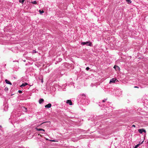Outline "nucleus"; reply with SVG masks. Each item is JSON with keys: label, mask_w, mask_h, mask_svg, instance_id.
Returning a JSON list of instances; mask_svg holds the SVG:
<instances>
[{"label": "nucleus", "mask_w": 148, "mask_h": 148, "mask_svg": "<svg viewBox=\"0 0 148 148\" xmlns=\"http://www.w3.org/2000/svg\"><path fill=\"white\" fill-rule=\"evenodd\" d=\"M43 123H42L41 124H43Z\"/></svg>", "instance_id": "obj_27"}, {"label": "nucleus", "mask_w": 148, "mask_h": 148, "mask_svg": "<svg viewBox=\"0 0 148 148\" xmlns=\"http://www.w3.org/2000/svg\"><path fill=\"white\" fill-rule=\"evenodd\" d=\"M22 110L24 112H26L27 109L26 108H25V107H23L21 108Z\"/></svg>", "instance_id": "obj_7"}, {"label": "nucleus", "mask_w": 148, "mask_h": 148, "mask_svg": "<svg viewBox=\"0 0 148 148\" xmlns=\"http://www.w3.org/2000/svg\"><path fill=\"white\" fill-rule=\"evenodd\" d=\"M46 140H48V139H47V138H46Z\"/></svg>", "instance_id": "obj_25"}, {"label": "nucleus", "mask_w": 148, "mask_h": 148, "mask_svg": "<svg viewBox=\"0 0 148 148\" xmlns=\"http://www.w3.org/2000/svg\"><path fill=\"white\" fill-rule=\"evenodd\" d=\"M39 12L40 13V14H42L44 12V11H43V10H42L41 11L40 10H39Z\"/></svg>", "instance_id": "obj_14"}, {"label": "nucleus", "mask_w": 148, "mask_h": 148, "mask_svg": "<svg viewBox=\"0 0 148 148\" xmlns=\"http://www.w3.org/2000/svg\"><path fill=\"white\" fill-rule=\"evenodd\" d=\"M66 103H69L70 105H72V103L71 101V100H68L66 101Z\"/></svg>", "instance_id": "obj_4"}, {"label": "nucleus", "mask_w": 148, "mask_h": 148, "mask_svg": "<svg viewBox=\"0 0 148 148\" xmlns=\"http://www.w3.org/2000/svg\"><path fill=\"white\" fill-rule=\"evenodd\" d=\"M33 4H36L37 3L36 1H34L31 2Z\"/></svg>", "instance_id": "obj_16"}, {"label": "nucleus", "mask_w": 148, "mask_h": 148, "mask_svg": "<svg viewBox=\"0 0 148 148\" xmlns=\"http://www.w3.org/2000/svg\"><path fill=\"white\" fill-rule=\"evenodd\" d=\"M114 68L116 70H119L120 69L119 67L116 65H115L114 67Z\"/></svg>", "instance_id": "obj_6"}, {"label": "nucleus", "mask_w": 148, "mask_h": 148, "mask_svg": "<svg viewBox=\"0 0 148 148\" xmlns=\"http://www.w3.org/2000/svg\"><path fill=\"white\" fill-rule=\"evenodd\" d=\"M128 3V4H130L131 3L132 1H131L130 0H125Z\"/></svg>", "instance_id": "obj_13"}, {"label": "nucleus", "mask_w": 148, "mask_h": 148, "mask_svg": "<svg viewBox=\"0 0 148 148\" xmlns=\"http://www.w3.org/2000/svg\"><path fill=\"white\" fill-rule=\"evenodd\" d=\"M132 127H136V126L134 125H132Z\"/></svg>", "instance_id": "obj_22"}, {"label": "nucleus", "mask_w": 148, "mask_h": 148, "mask_svg": "<svg viewBox=\"0 0 148 148\" xmlns=\"http://www.w3.org/2000/svg\"><path fill=\"white\" fill-rule=\"evenodd\" d=\"M116 80V79L115 78L111 79L110 81V83H114Z\"/></svg>", "instance_id": "obj_3"}, {"label": "nucleus", "mask_w": 148, "mask_h": 148, "mask_svg": "<svg viewBox=\"0 0 148 148\" xmlns=\"http://www.w3.org/2000/svg\"><path fill=\"white\" fill-rule=\"evenodd\" d=\"M44 101V99H41L39 101V103L40 104H41Z\"/></svg>", "instance_id": "obj_10"}, {"label": "nucleus", "mask_w": 148, "mask_h": 148, "mask_svg": "<svg viewBox=\"0 0 148 148\" xmlns=\"http://www.w3.org/2000/svg\"><path fill=\"white\" fill-rule=\"evenodd\" d=\"M41 82L42 83L43 82V79H42Z\"/></svg>", "instance_id": "obj_24"}, {"label": "nucleus", "mask_w": 148, "mask_h": 148, "mask_svg": "<svg viewBox=\"0 0 148 148\" xmlns=\"http://www.w3.org/2000/svg\"><path fill=\"white\" fill-rule=\"evenodd\" d=\"M25 0H19V1L20 3H23Z\"/></svg>", "instance_id": "obj_15"}, {"label": "nucleus", "mask_w": 148, "mask_h": 148, "mask_svg": "<svg viewBox=\"0 0 148 148\" xmlns=\"http://www.w3.org/2000/svg\"><path fill=\"white\" fill-rule=\"evenodd\" d=\"M107 100V99H104V100H103V101H102V102H105Z\"/></svg>", "instance_id": "obj_20"}, {"label": "nucleus", "mask_w": 148, "mask_h": 148, "mask_svg": "<svg viewBox=\"0 0 148 148\" xmlns=\"http://www.w3.org/2000/svg\"><path fill=\"white\" fill-rule=\"evenodd\" d=\"M51 103H49L48 104L45 105V107L46 108H49L51 107Z\"/></svg>", "instance_id": "obj_5"}, {"label": "nucleus", "mask_w": 148, "mask_h": 148, "mask_svg": "<svg viewBox=\"0 0 148 148\" xmlns=\"http://www.w3.org/2000/svg\"><path fill=\"white\" fill-rule=\"evenodd\" d=\"M138 131L140 134H142L143 132H146V130L143 129H139Z\"/></svg>", "instance_id": "obj_2"}, {"label": "nucleus", "mask_w": 148, "mask_h": 148, "mask_svg": "<svg viewBox=\"0 0 148 148\" xmlns=\"http://www.w3.org/2000/svg\"><path fill=\"white\" fill-rule=\"evenodd\" d=\"M143 141L140 144H137V145H136V146L134 147V148H137L140 144H142V143L143 142Z\"/></svg>", "instance_id": "obj_12"}, {"label": "nucleus", "mask_w": 148, "mask_h": 148, "mask_svg": "<svg viewBox=\"0 0 148 148\" xmlns=\"http://www.w3.org/2000/svg\"><path fill=\"white\" fill-rule=\"evenodd\" d=\"M28 85V84L26 83H24L21 86V87H22L23 86H25L26 85Z\"/></svg>", "instance_id": "obj_11"}, {"label": "nucleus", "mask_w": 148, "mask_h": 148, "mask_svg": "<svg viewBox=\"0 0 148 148\" xmlns=\"http://www.w3.org/2000/svg\"><path fill=\"white\" fill-rule=\"evenodd\" d=\"M36 52H37L35 50H34L33 51V53H36Z\"/></svg>", "instance_id": "obj_21"}, {"label": "nucleus", "mask_w": 148, "mask_h": 148, "mask_svg": "<svg viewBox=\"0 0 148 148\" xmlns=\"http://www.w3.org/2000/svg\"><path fill=\"white\" fill-rule=\"evenodd\" d=\"M18 92L19 93H22V91L21 90H19L18 91Z\"/></svg>", "instance_id": "obj_18"}, {"label": "nucleus", "mask_w": 148, "mask_h": 148, "mask_svg": "<svg viewBox=\"0 0 148 148\" xmlns=\"http://www.w3.org/2000/svg\"><path fill=\"white\" fill-rule=\"evenodd\" d=\"M36 130L38 131H42L44 132L45 131V130L43 129L42 128H36Z\"/></svg>", "instance_id": "obj_8"}, {"label": "nucleus", "mask_w": 148, "mask_h": 148, "mask_svg": "<svg viewBox=\"0 0 148 148\" xmlns=\"http://www.w3.org/2000/svg\"><path fill=\"white\" fill-rule=\"evenodd\" d=\"M5 81L7 84L12 85V84L9 81H8L7 79H5Z\"/></svg>", "instance_id": "obj_9"}, {"label": "nucleus", "mask_w": 148, "mask_h": 148, "mask_svg": "<svg viewBox=\"0 0 148 148\" xmlns=\"http://www.w3.org/2000/svg\"><path fill=\"white\" fill-rule=\"evenodd\" d=\"M81 44L82 45H86L87 46H92V43L89 41H87L86 42H82L81 43Z\"/></svg>", "instance_id": "obj_1"}, {"label": "nucleus", "mask_w": 148, "mask_h": 148, "mask_svg": "<svg viewBox=\"0 0 148 148\" xmlns=\"http://www.w3.org/2000/svg\"><path fill=\"white\" fill-rule=\"evenodd\" d=\"M39 135H40L41 136H41V134H40H40H39Z\"/></svg>", "instance_id": "obj_26"}, {"label": "nucleus", "mask_w": 148, "mask_h": 148, "mask_svg": "<svg viewBox=\"0 0 148 148\" xmlns=\"http://www.w3.org/2000/svg\"><path fill=\"white\" fill-rule=\"evenodd\" d=\"M134 88H139V87L138 86H134Z\"/></svg>", "instance_id": "obj_23"}, {"label": "nucleus", "mask_w": 148, "mask_h": 148, "mask_svg": "<svg viewBox=\"0 0 148 148\" xmlns=\"http://www.w3.org/2000/svg\"><path fill=\"white\" fill-rule=\"evenodd\" d=\"M49 140L50 141H51V142H55L56 141L55 140Z\"/></svg>", "instance_id": "obj_17"}, {"label": "nucleus", "mask_w": 148, "mask_h": 148, "mask_svg": "<svg viewBox=\"0 0 148 148\" xmlns=\"http://www.w3.org/2000/svg\"><path fill=\"white\" fill-rule=\"evenodd\" d=\"M89 69V68L88 67H86V69L87 71Z\"/></svg>", "instance_id": "obj_19"}]
</instances>
